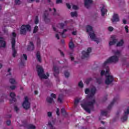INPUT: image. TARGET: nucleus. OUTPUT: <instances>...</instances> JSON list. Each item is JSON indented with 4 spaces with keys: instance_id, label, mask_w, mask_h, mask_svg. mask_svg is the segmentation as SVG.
I'll return each mask as SVG.
<instances>
[{
    "instance_id": "f257e3e1",
    "label": "nucleus",
    "mask_w": 129,
    "mask_h": 129,
    "mask_svg": "<svg viewBox=\"0 0 129 129\" xmlns=\"http://www.w3.org/2000/svg\"><path fill=\"white\" fill-rule=\"evenodd\" d=\"M114 55H115L111 56L104 62L103 67H105L107 64H109V63H116V62H118V57L120 56V51L117 50L114 52Z\"/></svg>"
},
{
    "instance_id": "f03ea898",
    "label": "nucleus",
    "mask_w": 129,
    "mask_h": 129,
    "mask_svg": "<svg viewBox=\"0 0 129 129\" xmlns=\"http://www.w3.org/2000/svg\"><path fill=\"white\" fill-rule=\"evenodd\" d=\"M94 103H95V100L93 99L85 104H81V106L88 113H90L91 110L94 109Z\"/></svg>"
},
{
    "instance_id": "7ed1b4c3",
    "label": "nucleus",
    "mask_w": 129,
    "mask_h": 129,
    "mask_svg": "<svg viewBox=\"0 0 129 129\" xmlns=\"http://www.w3.org/2000/svg\"><path fill=\"white\" fill-rule=\"evenodd\" d=\"M36 68L38 76L41 79H48V77L49 76V73H46V75H45L44 74V69L40 66H37Z\"/></svg>"
},
{
    "instance_id": "20e7f679",
    "label": "nucleus",
    "mask_w": 129,
    "mask_h": 129,
    "mask_svg": "<svg viewBox=\"0 0 129 129\" xmlns=\"http://www.w3.org/2000/svg\"><path fill=\"white\" fill-rule=\"evenodd\" d=\"M86 30L87 33H89V35L91 38V40H92V41H94L95 42H96V37L95 36V34L94 33V31H93L92 26L90 25L87 26Z\"/></svg>"
},
{
    "instance_id": "39448f33",
    "label": "nucleus",
    "mask_w": 129,
    "mask_h": 129,
    "mask_svg": "<svg viewBox=\"0 0 129 129\" xmlns=\"http://www.w3.org/2000/svg\"><path fill=\"white\" fill-rule=\"evenodd\" d=\"M85 93L86 94H88V98H92L94 95H95V93H96V88L93 87L91 90L87 88L85 89Z\"/></svg>"
},
{
    "instance_id": "423d86ee",
    "label": "nucleus",
    "mask_w": 129,
    "mask_h": 129,
    "mask_svg": "<svg viewBox=\"0 0 129 129\" xmlns=\"http://www.w3.org/2000/svg\"><path fill=\"white\" fill-rule=\"evenodd\" d=\"M27 31H31V26L29 25H23L21 27L20 33L21 35H26Z\"/></svg>"
},
{
    "instance_id": "0eeeda50",
    "label": "nucleus",
    "mask_w": 129,
    "mask_h": 129,
    "mask_svg": "<svg viewBox=\"0 0 129 129\" xmlns=\"http://www.w3.org/2000/svg\"><path fill=\"white\" fill-rule=\"evenodd\" d=\"M22 106L26 110H28L31 107V104L29 102V98L28 97H25V100L22 104Z\"/></svg>"
},
{
    "instance_id": "6e6552de",
    "label": "nucleus",
    "mask_w": 129,
    "mask_h": 129,
    "mask_svg": "<svg viewBox=\"0 0 129 129\" xmlns=\"http://www.w3.org/2000/svg\"><path fill=\"white\" fill-rule=\"evenodd\" d=\"M91 51L92 49L91 47L88 48V49H87V52L85 50H83L82 52V59H85V58H88V57H89V54H90Z\"/></svg>"
},
{
    "instance_id": "1a4fd4ad",
    "label": "nucleus",
    "mask_w": 129,
    "mask_h": 129,
    "mask_svg": "<svg viewBox=\"0 0 129 129\" xmlns=\"http://www.w3.org/2000/svg\"><path fill=\"white\" fill-rule=\"evenodd\" d=\"M12 48L13 51V57L15 58V57H16V55H17V53H18L16 50V40H15V38L12 39Z\"/></svg>"
},
{
    "instance_id": "9d476101",
    "label": "nucleus",
    "mask_w": 129,
    "mask_h": 129,
    "mask_svg": "<svg viewBox=\"0 0 129 129\" xmlns=\"http://www.w3.org/2000/svg\"><path fill=\"white\" fill-rule=\"evenodd\" d=\"M128 114L129 107L127 108L126 111H124V115L121 118V121H122V122H124V121H126L127 120V118H128Z\"/></svg>"
},
{
    "instance_id": "9b49d317",
    "label": "nucleus",
    "mask_w": 129,
    "mask_h": 129,
    "mask_svg": "<svg viewBox=\"0 0 129 129\" xmlns=\"http://www.w3.org/2000/svg\"><path fill=\"white\" fill-rule=\"evenodd\" d=\"M114 80L113 77L112 76L110 75H106V80L105 81V84H107V85H108L110 84Z\"/></svg>"
},
{
    "instance_id": "f8f14e48",
    "label": "nucleus",
    "mask_w": 129,
    "mask_h": 129,
    "mask_svg": "<svg viewBox=\"0 0 129 129\" xmlns=\"http://www.w3.org/2000/svg\"><path fill=\"white\" fill-rule=\"evenodd\" d=\"M21 62L20 64L21 66H25V61L23 60H25V61H27L28 60V56H27V54H23V56L21 57Z\"/></svg>"
},
{
    "instance_id": "ddd939ff",
    "label": "nucleus",
    "mask_w": 129,
    "mask_h": 129,
    "mask_svg": "<svg viewBox=\"0 0 129 129\" xmlns=\"http://www.w3.org/2000/svg\"><path fill=\"white\" fill-rule=\"evenodd\" d=\"M60 73L59 71V68L56 66H53V74L54 76L57 78L58 77V75Z\"/></svg>"
},
{
    "instance_id": "4468645a",
    "label": "nucleus",
    "mask_w": 129,
    "mask_h": 129,
    "mask_svg": "<svg viewBox=\"0 0 129 129\" xmlns=\"http://www.w3.org/2000/svg\"><path fill=\"white\" fill-rule=\"evenodd\" d=\"M48 16H49V13L48 11L46 10L43 15V19L46 24L50 23V19L48 18Z\"/></svg>"
},
{
    "instance_id": "2eb2a0df",
    "label": "nucleus",
    "mask_w": 129,
    "mask_h": 129,
    "mask_svg": "<svg viewBox=\"0 0 129 129\" xmlns=\"http://www.w3.org/2000/svg\"><path fill=\"white\" fill-rule=\"evenodd\" d=\"M115 35H112L111 36V39H112V41H109V46H112V45H114L117 42V39H115Z\"/></svg>"
},
{
    "instance_id": "dca6fc26",
    "label": "nucleus",
    "mask_w": 129,
    "mask_h": 129,
    "mask_svg": "<svg viewBox=\"0 0 129 129\" xmlns=\"http://www.w3.org/2000/svg\"><path fill=\"white\" fill-rule=\"evenodd\" d=\"M92 4V0H85L84 5L85 8L89 9L90 8V5Z\"/></svg>"
},
{
    "instance_id": "f3484780",
    "label": "nucleus",
    "mask_w": 129,
    "mask_h": 129,
    "mask_svg": "<svg viewBox=\"0 0 129 129\" xmlns=\"http://www.w3.org/2000/svg\"><path fill=\"white\" fill-rule=\"evenodd\" d=\"M35 49V46H34V43L33 42L31 41L30 42V45H28L27 47L28 51H33Z\"/></svg>"
},
{
    "instance_id": "a211bd4d",
    "label": "nucleus",
    "mask_w": 129,
    "mask_h": 129,
    "mask_svg": "<svg viewBox=\"0 0 129 129\" xmlns=\"http://www.w3.org/2000/svg\"><path fill=\"white\" fill-rule=\"evenodd\" d=\"M117 100V98H114L112 101L110 103V104H109L108 107H107V109L109 110V109H111V107H112V106L114 103H115V101Z\"/></svg>"
},
{
    "instance_id": "6ab92c4d",
    "label": "nucleus",
    "mask_w": 129,
    "mask_h": 129,
    "mask_svg": "<svg viewBox=\"0 0 129 129\" xmlns=\"http://www.w3.org/2000/svg\"><path fill=\"white\" fill-rule=\"evenodd\" d=\"M117 100V98H114L112 101L110 103V104H109L108 107H107V109L109 110V109H111V107H112V106L114 103H115V101Z\"/></svg>"
},
{
    "instance_id": "aec40b11",
    "label": "nucleus",
    "mask_w": 129,
    "mask_h": 129,
    "mask_svg": "<svg viewBox=\"0 0 129 129\" xmlns=\"http://www.w3.org/2000/svg\"><path fill=\"white\" fill-rule=\"evenodd\" d=\"M112 23H114V22H118L119 21V18H118V15L114 14L113 16V19L111 20Z\"/></svg>"
},
{
    "instance_id": "412c9836",
    "label": "nucleus",
    "mask_w": 129,
    "mask_h": 129,
    "mask_svg": "<svg viewBox=\"0 0 129 129\" xmlns=\"http://www.w3.org/2000/svg\"><path fill=\"white\" fill-rule=\"evenodd\" d=\"M10 97L12 98V100H11V101H14V102H16L17 101V99H16V94L14 92L10 93Z\"/></svg>"
},
{
    "instance_id": "4be33fe9",
    "label": "nucleus",
    "mask_w": 129,
    "mask_h": 129,
    "mask_svg": "<svg viewBox=\"0 0 129 129\" xmlns=\"http://www.w3.org/2000/svg\"><path fill=\"white\" fill-rule=\"evenodd\" d=\"M101 12L102 17L104 16L106 13H107V9H104V6H103L101 9Z\"/></svg>"
},
{
    "instance_id": "5701e85b",
    "label": "nucleus",
    "mask_w": 129,
    "mask_h": 129,
    "mask_svg": "<svg viewBox=\"0 0 129 129\" xmlns=\"http://www.w3.org/2000/svg\"><path fill=\"white\" fill-rule=\"evenodd\" d=\"M36 58L39 63L42 62V58H41V54L40 53V51H37L36 53Z\"/></svg>"
},
{
    "instance_id": "b1692460",
    "label": "nucleus",
    "mask_w": 129,
    "mask_h": 129,
    "mask_svg": "<svg viewBox=\"0 0 129 129\" xmlns=\"http://www.w3.org/2000/svg\"><path fill=\"white\" fill-rule=\"evenodd\" d=\"M3 37H0V44H1L2 47H3V48H5L6 47L7 43H6V41L3 40Z\"/></svg>"
},
{
    "instance_id": "393cba45",
    "label": "nucleus",
    "mask_w": 129,
    "mask_h": 129,
    "mask_svg": "<svg viewBox=\"0 0 129 129\" xmlns=\"http://www.w3.org/2000/svg\"><path fill=\"white\" fill-rule=\"evenodd\" d=\"M75 47V45L73 43V41L71 40L69 44V47L71 49V50H72V51H73Z\"/></svg>"
},
{
    "instance_id": "a878e982",
    "label": "nucleus",
    "mask_w": 129,
    "mask_h": 129,
    "mask_svg": "<svg viewBox=\"0 0 129 129\" xmlns=\"http://www.w3.org/2000/svg\"><path fill=\"white\" fill-rule=\"evenodd\" d=\"M124 41L123 39H121L120 41H119L117 44L116 46L117 47H121V46H122V45H123L124 43Z\"/></svg>"
},
{
    "instance_id": "bb28decb",
    "label": "nucleus",
    "mask_w": 129,
    "mask_h": 129,
    "mask_svg": "<svg viewBox=\"0 0 129 129\" xmlns=\"http://www.w3.org/2000/svg\"><path fill=\"white\" fill-rule=\"evenodd\" d=\"M46 101L48 103H52L53 101V98H51L50 97H47L46 98Z\"/></svg>"
},
{
    "instance_id": "cd10ccee",
    "label": "nucleus",
    "mask_w": 129,
    "mask_h": 129,
    "mask_svg": "<svg viewBox=\"0 0 129 129\" xmlns=\"http://www.w3.org/2000/svg\"><path fill=\"white\" fill-rule=\"evenodd\" d=\"M80 101V99H76L75 100V107H77V105H78V103H79V102Z\"/></svg>"
},
{
    "instance_id": "c85d7f7f",
    "label": "nucleus",
    "mask_w": 129,
    "mask_h": 129,
    "mask_svg": "<svg viewBox=\"0 0 129 129\" xmlns=\"http://www.w3.org/2000/svg\"><path fill=\"white\" fill-rule=\"evenodd\" d=\"M91 81H92V78H89L85 80V82L86 84H87V85H88V84H89V83H90V82Z\"/></svg>"
},
{
    "instance_id": "c756f323",
    "label": "nucleus",
    "mask_w": 129,
    "mask_h": 129,
    "mask_svg": "<svg viewBox=\"0 0 129 129\" xmlns=\"http://www.w3.org/2000/svg\"><path fill=\"white\" fill-rule=\"evenodd\" d=\"M71 17H72V18H74V17H77L78 16V14H77V12H71Z\"/></svg>"
},
{
    "instance_id": "7c9ffc66",
    "label": "nucleus",
    "mask_w": 129,
    "mask_h": 129,
    "mask_svg": "<svg viewBox=\"0 0 129 129\" xmlns=\"http://www.w3.org/2000/svg\"><path fill=\"white\" fill-rule=\"evenodd\" d=\"M67 31V29H63L62 32H59V34H60V35L61 36L62 38H65V36H64V34H65V33H66Z\"/></svg>"
},
{
    "instance_id": "2f4dec72",
    "label": "nucleus",
    "mask_w": 129,
    "mask_h": 129,
    "mask_svg": "<svg viewBox=\"0 0 129 129\" xmlns=\"http://www.w3.org/2000/svg\"><path fill=\"white\" fill-rule=\"evenodd\" d=\"M102 115H104L105 116H106L107 115V111H101V116Z\"/></svg>"
},
{
    "instance_id": "473e14b6",
    "label": "nucleus",
    "mask_w": 129,
    "mask_h": 129,
    "mask_svg": "<svg viewBox=\"0 0 129 129\" xmlns=\"http://www.w3.org/2000/svg\"><path fill=\"white\" fill-rule=\"evenodd\" d=\"M64 76H66V78H68V77H69L70 74L69 73V72H68V71H66L64 72Z\"/></svg>"
},
{
    "instance_id": "72a5a7b5",
    "label": "nucleus",
    "mask_w": 129,
    "mask_h": 129,
    "mask_svg": "<svg viewBox=\"0 0 129 129\" xmlns=\"http://www.w3.org/2000/svg\"><path fill=\"white\" fill-rule=\"evenodd\" d=\"M38 30H39V27H38V26H35L33 30V34H36L38 32Z\"/></svg>"
},
{
    "instance_id": "f704fd0d",
    "label": "nucleus",
    "mask_w": 129,
    "mask_h": 129,
    "mask_svg": "<svg viewBox=\"0 0 129 129\" xmlns=\"http://www.w3.org/2000/svg\"><path fill=\"white\" fill-rule=\"evenodd\" d=\"M61 97H62V94H60L57 99V101L59 102L60 103H62V98Z\"/></svg>"
},
{
    "instance_id": "c9c22d12",
    "label": "nucleus",
    "mask_w": 129,
    "mask_h": 129,
    "mask_svg": "<svg viewBox=\"0 0 129 129\" xmlns=\"http://www.w3.org/2000/svg\"><path fill=\"white\" fill-rule=\"evenodd\" d=\"M105 75H109V68L108 67H106V72H105Z\"/></svg>"
},
{
    "instance_id": "e433bc0d",
    "label": "nucleus",
    "mask_w": 129,
    "mask_h": 129,
    "mask_svg": "<svg viewBox=\"0 0 129 129\" xmlns=\"http://www.w3.org/2000/svg\"><path fill=\"white\" fill-rule=\"evenodd\" d=\"M12 36L13 37L12 38L11 43H12V42H13V39H15V40H16V37H17V34H16V32H13L12 33Z\"/></svg>"
},
{
    "instance_id": "4c0bfd02",
    "label": "nucleus",
    "mask_w": 129,
    "mask_h": 129,
    "mask_svg": "<svg viewBox=\"0 0 129 129\" xmlns=\"http://www.w3.org/2000/svg\"><path fill=\"white\" fill-rule=\"evenodd\" d=\"M10 82L11 84H16V80L14 79H10Z\"/></svg>"
},
{
    "instance_id": "58836bf2",
    "label": "nucleus",
    "mask_w": 129,
    "mask_h": 129,
    "mask_svg": "<svg viewBox=\"0 0 129 129\" xmlns=\"http://www.w3.org/2000/svg\"><path fill=\"white\" fill-rule=\"evenodd\" d=\"M97 83H98L99 84H101V83L102 82V80L101 78H97L96 79Z\"/></svg>"
},
{
    "instance_id": "ea45409f",
    "label": "nucleus",
    "mask_w": 129,
    "mask_h": 129,
    "mask_svg": "<svg viewBox=\"0 0 129 129\" xmlns=\"http://www.w3.org/2000/svg\"><path fill=\"white\" fill-rule=\"evenodd\" d=\"M36 128V126L32 124H30L28 125V129H35Z\"/></svg>"
},
{
    "instance_id": "a19ab883",
    "label": "nucleus",
    "mask_w": 129,
    "mask_h": 129,
    "mask_svg": "<svg viewBox=\"0 0 129 129\" xmlns=\"http://www.w3.org/2000/svg\"><path fill=\"white\" fill-rule=\"evenodd\" d=\"M79 87H80L81 88H83V83H82V81H81L79 83Z\"/></svg>"
},
{
    "instance_id": "79ce46f5",
    "label": "nucleus",
    "mask_w": 129,
    "mask_h": 129,
    "mask_svg": "<svg viewBox=\"0 0 129 129\" xmlns=\"http://www.w3.org/2000/svg\"><path fill=\"white\" fill-rule=\"evenodd\" d=\"M38 24H39V19H38V16H36L35 20V24L38 25Z\"/></svg>"
},
{
    "instance_id": "37998d69",
    "label": "nucleus",
    "mask_w": 129,
    "mask_h": 129,
    "mask_svg": "<svg viewBox=\"0 0 129 129\" xmlns=\"http://www.w3.org/2000/svg\"><path fill=\"white\" fill-rule=\"evenodd\" d=\"M58 25L60 26V29H64V27H65V24H64V23H59Z\"/></svg>"
},
{
    "instance_id": "c03bdc74",
    "label": "nucleus",
    "mask_w": 129,
    "mask_h": 129,
    "mask_svg": "<svg viewBox=\"0 0 129 129\" xmlns=\"http://www.w3.org/2000/svg\"><path fill=\"white\" fill-rule=\"evenodd\" d=\"M37 46H38L39 47H40V45H41V40L40 39V38H38V39H37Z\"/></svg>"
},
{
    "instance_id": "a18cd8bd",
    "label": "nucleus",
    "mask_w": 129,
    "mask_h": 129,
    "mask_svg": "<svg viewBox=\"0 0 129 129\" xmlns=\"http://www.w3.org/2000/svg\"><path fill=\"white\" fill-rule=\"evenodd\" d=\"M101 76H103V75H105V71L102 70L100 73Z\"/></svg>"
},
{
    "instance_id": "49530a36",
    "label": "nucleus",
    "mask_w": 129,
    "mask_h": 129,
    "mask_svg": "<svg viewBox=\"0 0 129 129\" xmlns=\"http://www.w3.org/2000/svg\"><path fill=\"white\" fill-rule=\"evenodd\" d=\"M61 113H63V114H66V111L65 110V109H64L63 108H62L61 109Z\"/></svg>"
},
{
    "instance_id": "de8ad7c7",
    "label": "nucleus",
    "mask_w": 129,
    "mask_h": 129,
    "mask_svg": "<svg viewBox=\"0 0 129 129\" xmlns=\"http://www.w3.org/2000/svg\"><path fill=\"white\" fill-rule=\"evenodd\" d=\"M16 5H21V1L20 0H15Z\"/></svg>"
},
{
    "instance_id": "09e8293b",
    "label": "nucleus",
    "mask_w": 129,
    "mask_h": 129,
    "mask_svg": "<svg viewBox=\"0 0 129 129\" xmlns=\"http://www.w3.org/2000/svg\"><path fill=\"white\" fill-rule=\"evenodd\" d=\"M108 31H109L110 32H112V31H113V27L110 26L108 28Z\"/></svg>"
},
{
    "instance_id": "8fccbe9b",
    "label": "nucleus",
    "mask_w": 129,
    "mask_h": 129,
    "mask_svg": "<svg viewBox=\"0 0 129 129\" xmlns=\"http://www.w3.org/2000/svg\"><path fill=\"white\" fill-rule=\"evenodd\" d=\"M56 114L58 116L60 115V109L59 108H57L56 109Z\"/></svg>"
},
{
    "instance_id": "3c124183",
    "label": "nucleus",
    "mask_w": 129,
    "mask_h": 129,
    "mask_svg": "<svg viewBox=\"0 0 129 129\" xmlns=\"http://www.w3.org/2000/svg\"><path fill=\"white\" fill-rule=\"evenodd\" d=\"M50 96L51 97H52V98H56V94H54V93H51L50 94Z\"/></svg>"
},
{
    "instance_id": "603ef678",
    "label": "nucleus",
    "mask_w": 129,
    "mask_h": 129,
    "mask_svg": "<svg viewBox=\"0 0 129 129\" xmlns=\"http://www.w3.org/2000/svg\"><path fill=\"white\" fill-rule=\"evenodd\" d=\"M11 123H12V121L10 120L7 121V125H11Z\"/></svg>"
},
{
    "instance_id": "864d4df0",
    "label": "nucleus",
    "mask_w": 129,
    "mask_h": 129,
    "mask_svg": "<svg viewBox=\"0 0 129 129\" xmlns=\"http://www.w3.org/2000/svg\"><path fill=\"white\" fill-rule=\"evenodd\" d=\"M62 0H56V4H62Z\"/></svg>"
},
{
    "instance_id": "5fc2aeb1",
    "label": "nucleus",
    "mask_w": 129,
    "mask_h": 129,
    "mask_svg": "<svg viewBox=\"0 0 129 129\" xmlns=\"http://www.w3.org/2000/svg\"><path fill=\"white\" fill-rule=\"evenodd\" d=\"M73 10H78V7H77L76 5H73Z\"/></svg>"
},
{
    "instance_id": "6e6d98bb",
    "label": "nucleus",
    "mask_w": 129,
    "mask_h": 129,
    "mask_svg": "<svg viewBox=\"0 0 129 129\" xmlns=\"http://www.w3.org/2000/svg\"><path fill=\"white\" fill-rule=\"evenodd\" d=\"M11 70L12 69L11 68L8 69V72L9 73L8 75H10V76H11L12 75V73H11Z\"/></svg>"
},
{
    "instance_id": "4d7b16f0",
    "label": "nucleus",
    "mask_w": 129,
    "mask_h": 129,
    "mask_svg": "<svg viewBox=\"0 0 129 129\" xmlns=\"http://www.w3.org/2000/svg\"><path fill=\"white\" fill-rule=\"evenodd\" d=\"M58 51L60 52V55L61 56H62L63 57H64V52H63V51H61V50L59 49Z\"/></svg>"
},
{
    "instance_id": "13d9d810",
    "label": "nucleus",
    "mask_w": 129,
    "mask_h": 129,
    "mask_svg": "<svg viewBox=\"0 0 129 129\" xmlns=\"http://www.w3.org/2000/svg\"><path fill=\"white\" fill-rule=\"evenodd\" d=\"M14 109L15 110V111H16V112H18V111H19V108H18V106H15L14 107Z\"/></svg>"
},
{
    "instance_id": "bf43d9fd",
    "label": "nucleus",
    "mask_w": 129,
    "mask_h": 129,
    "mask_svg": "<svg viewBox=\"0 0 129 129\" xmlns=\"http://www.w3.org/2000/svg\"><path fill=\"white\" fill-rule=\"evenodd\" d=\"M10 88H11L12 89V90H14L16 89V86H11L10 87Z\"/></svg>"
},
{
    "instance_id": "052dcab7",
    "label": "nucleus",
    "mask_w": 129,
    "mask_h": 129,
    "mask_svg": "<svg viewBox=\"0 0 129 129\" xmlns=\"http://www.w3.org/2000/svg\"><path fill=\"white\" fill-rule=\"evenodd\" d=\"M125 30L126 31V33H128V26H125Z\"/></svg>"
},
{
    "instance_id": "680f3d73",
    "label": "nucleus",
    "mask_w": 129,
    "mask_h": 129,
    "mask_svg": "<svg viewBox=\"0 0 129 129\" xmlns=\"http://www.w3.org/2000/svg\"><path fill=\"white\" fill-rule=\"evenodd\" d=\"M47 115L49 117H51L52 116V112H47Z\"/></svg>"
},
{
    "instance_id": "e2e57ef3",
    "label": "nucleus",
    "mask_w": 129,
    "mask_h": 129,
    "mask_svg": "<svg viewBox=\"0 0 129 129\" xmlns=\"http://www.w3.org/2000/svg\"><path fill=\"white\" fill-rule=\"evenodd\" d=\"M66 6H67V8H68V9H69V10H70V9H71V6L69 4L67 3V4H66Z\"/></svg>"
},
{
    "instance_id": "0e129e2a",
    "label": "nucleus",
    "mask_w": 129,
    "mask_h": 129,
    "mask_svg": "<svg viewBox=\"0 0 129 129\" xmlns=\"http://www.w3.org/2000/svg\"><path fill=\"white\" fill-rule=\"evenodd\" d=\"M70 55L71 56V61H74V57L72 56V53H70Z\"/></svg>"
},
{
    "instance_id": "69168bd1",
    "label": "nucleus",
    "mask_w": 129,
    "mask_h": 129,
    "mask_svg": "<svg viewBox=\"0 0 129 129\" xmlns=\"http://www.w3.org/2000/svg\"><path fill=\"white\" fill-rule=\"evenodd\" d=\"M77 34V31H73L72 32V35H73L74 36H76Z\"/></svg>"
},
{
    "instance_id": "338daca9",
    "label": "nucleus",
    "mask_w": 129,
    "mask_h": 129,
    "mask_svg": "<svg viewBox=\"0 0 129 129\" xmlns=\"http://www.w3.org/2000/svg\"><path fill=\"white\" fill-rule=\"evenodd\" d=\"M48 125L49 126H50L51 127H52V128H53V125L52 124V123H51V122H49L48 123Z\"/></svg>"
},
{
    "instance_id": "774afa93",
    "label": "nucleus",
    "mask_w": 129,
    "mask_h": 129,
    "mask_svg": "<svg viewBox=\"0 0 129 129\" xmlns=\"http://www.w3.org/2000/svg\"><path fill=\"white\" fill-rule=\"evenodd\" d=\"M122 22H123V24H124V25H125L126 24V20L125 19H123Z\"/></svg>"
}]
</instances>
